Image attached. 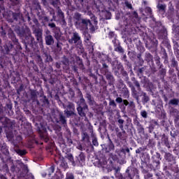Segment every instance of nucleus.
<instances>
[{
	"mask_svg": "<svg viewBox=\"0 0 179 179\" xmlns=\"http://www.w3.org/2000/svg\"><path fill=\"white\" fill-rule=\"evenodd\" d=\"M136 87H139V84H136Z\"/></svg>",
	"mask_w": 179,
	"mask_h": 179,
	"instance_id": "obj_45",
	"label": "nucleus"
},
{
	"mask_svg": "<svg viewBox=\"0 0 179 179\" xmlns=\"http://www.w3.org/2000/svg\"><path fill=\"white\" fill-rule=\"evenodd\" d=\"M136 153H141V150H140V149H137V150H136Z\"/></svg>",
	"mask_w": 179,
	"mask_h": 179,
	"instance_id": "obj_40",
	"label": "nucleus"
},
{
	"mask_svg": "<svg viewBox=\"0 0 179 179\" xmlns=\"http://www.w3.org/2000/svg\"><path fill=\"white\" fill-rule=\"evenodd\" d=\"M125 5H126L127 8H129V9H133L132 4L129 3V2L126 1Z\"/></svg>",
	"mask_w": 179,
	"mask_h": 179,
	"instance_id": "obj_22",
	"label": "nucleus"
},
{
	"mask_svg": "<svg viewBox=\"0 0 179 179\" xmlns=\"http://www.w3.org/2000/svg\"><path fill=\"white\" fill-rule=\"evenodd\" d=\"M0 2H1V3H3V0H0Z\"/></svg>",
	"mask_w": 179,
	"mask_h": 179,
	"instance_id": "obj_43",
	"label": "nucleus"
},
{
	"mask_svg": "<svg viewBox=\"0 0 179 179\" xmlns=\"http://www.w3.org/2000/svg\"><path fill=\"white\" fill-rule=\"evenodd\" d=\"M70 44H76L78 48H80L81 52H83V46H82V41L80 40V36L77 32L73 34V36L71 39L69 40Z\"/></svg>",
	"mask_w": 179,
	"mask_h": 179,
	"instance_id": "obj_1",
	"label": "nucleus"
},
{
	"mask_svg": "<svg viewBox=\"0 0 179 179\" xmlns=\"http://www.w3.org/2000/svg\"><path fill=\"white\" fill-rule=\"evenodd\" d=\"M86 110H87V106H84L83 108H82V106H79L77 108V110L80 117H85L86 115V113H85Z\"/></svg>",
	"mask_w": 179,
	"mask_h": 179,
	"instance_id": "obj_4",
	"label": "nucleus"
},
{
	"mask_svg": "<svg viewBox=\"0 0 179 179\" xmlns=\"http://www.w3.org/2000/svg\"><path fill=\"white\" fill-rule=\"evenodd\" d=\"M64 113L67 115V117H71V115H73V111L72 110H65Z\"/></svg>",
	"mask_w": 179,
	"mask_h": 179,
	"instance_id": "obj_18",
	"label": "nucleus"
},
{
	"mask_svg": "<svg viewBox=\"0 0 179 179\" xmlns=\"http://www.w3.org/2000/svg\"><path fill=\"white\" fill-rule=\"evenodd\" d=\"M38 9H41V6H40V3H37Z\"/></svg>",
	"mask_w": 179,
	"mask_h": 179,
	"instance_id": "obj_39",
	"label": "nucleus"
},
{
	"mask_svg": "<svg viewBox=\"0 0 179 179\" xmlns=\"http://www.w3.org/2000/svg\"><path fill=\"white\" fill-rule=\"evenodd\" d=\"M69 160L73 162V157L72 155H69Z\"/></svg>",
	"mask_w": 179,
	"mask_h": 179,
	"instance_id": "obj_32",
	"label": "nucleus"
},
{
	"mask_svg": "<svg viewBox=\"0 0 179 179\" xmlns=\"http://www.w3.org/2000/svg\"><path fill=\"white\" fill-rule=\"evenodd\" d=\"M132 16H133V17H135V19H136V20H138V22H139V20H141V18H139V15H138V13L136 11L133 12Z\"/></svg>",
	"mask_w": 179,
	"mask_h": 179,
	"instance_id": "obj_17",
	"label": "nucleus"
},
{
	"mask_svg": "<svg viewBox=\"0 0 179 179\" xmlns=\"http://www.w3.org/2000/svg\"><path fill=\"white\" fill-rule=\"evenodd\" d=\"M51 15H52V18H50L49 17H44L43 19H44L45 22H52L53 20H55V14L52 13V14H51Z\"/></svg>",
	"mask_w": 179,
	"mask_h": 179,
	"instance_id": "obj_15",
	"label": "nucleus"
},
{
	"mask_svg": "<svg viewBox=\"0 0 179 179\" xmlns=\"http://www.w3.org/2000/svg\"><path fill=\"white\" fill-rule=\"evenodd\" d=\"M52 5H53V6H55V5H57V3H55L54 1L52 3Z\"/></svg>",
	"mask_w": 179,
	"mask_h": 179,
	"instance_id": "obj_42",
	"label": "nucleus"
},
{
	"mask_svg": "<svg viewBox=\"0 0 179 179\" xmlns=\"http://www.w3.org/2000/svg\"><path fill=\"white\" fill-rule=\"evenodd\" d=\"M157 8L159 10V12H166V8H167V6L166 4H162L159 3L157 5Z\"/></svg>",
	"mask_w": 179,
	"mask_h": 179,
	"instance_id": "obj_7",
	"label": "nucleus"
},
{
	"mask_svg": "<svg viewBox=\"0 0 179 179\" xmlns=\"http://www.w3.org/2000/svg\"><path fill=\"white\" fill-rule=\"evenodd\" d=\"M41 1H42L43 4L45 6H46V5H47V0H41Z\"/></svg>",
	"mask_w": 179,
	"mask_h": 179,
	"instance_id": "obj_34",
	"label": "nucleus"
},
{
	"mask_svg": "<svg viewBox=\"0 0 179 179\" xmlns=\"http://www.w3.org/2000/svg\"><path fill=\"white\" fill-rule=\"evenodd\" d=\"M130 179H132V178H130Z\"/></svg>",
	"mask_w": 179,
	"mask_h": 179,
	"instance_id": "obj_50",
	"label": "nucleus"
},
{
	"mask_svg": "<svg viewBox=\"0 0 179 179\" xmlns=\"http://www.w3.org/2000/svg\"><path fill=\"white\" fill-rule=\"evenodd\" d=\"M102 16H104L106 20L111 19V13L108 12V10H103L102 11Z\"/></svg>",
	"mask_w": 179,
	"mask_h": 179,
	"instance_id": "obj_9",
	"label": "nucleus"
},
{
	"mask_svg": "<svg viewBox=\"0 0 179 179\" xmlns=\"http://www.w3.org/2000/svg\"><path fill=\"white\" fill-rule=\"evenodd\" d=\"M127 152H129V150H127Z\"/></svg>",
	"mask_w": 179,
	"mask_h": 179,
	"instance_id": "obj_48",
	"label": "nucleus"
},
{
	"mask_svg": "<svg viewBox=\"0 0 179 179\" xmlns=\"http://www.w3.org/2000/svg\"><path fill=\"white\" fill-rule=\"evenodd\" d=\"M116 102H117V103H122V98H121V97H117V98L116 99Z\"/></svg>",
	"mask_w": 179,
	"mask_h": 179,
	"instance_id": "obj_26",
	"label": "nucleus"
},
{
	"mask_svg": "<svg viewBox=\"0 0 179 179\" xmlns=\"http://www.w3.org/2000/svg\"><path fill=\"white\" fill-rule=\"evenodd\" d=\"M68 107H69V108H71V110H73V108H75V106H73V103H70V104L68 106Z\"/></svg>",
	"mask_w": 179,
	"mask_h": 179,
	"instance_id": "obj_29",
	"label": "nucleus"
},
{
	"mask_svg": "<svg viewBox=\"0 0 179 179\" xmlns=\"http://www.w3.org/2000/svg\"><path fill=\"white\" fill-rule=\"evenodd\" d=\"M48 33H50V31H48V32H47V34H48Z\"/></svg>",
	"mask_w": 179,
	"mask_h": 179,
	"instance_id": "obj_47",
	"label": "nucleus"
},
{
	"mask_svg": "<svg viewBox=\"0 0 179 179\" xmlns=\"http://www.w3.org/2000/svg\"><path fill=\"white\" fill-rule=\"evenodd\" d=\"M141 115L143 117V118H146L148 117V113H146L145 110L141 111Z\"/></svg>",
	"mask_w": 179,
	"mask_h": 179,
	"instance_id": "obj_23",
	"label": "nucleus"
},
{
	"mask_svg": "<svg viewBox=\"0 0 179 179\" xmlns=\"http://www.w3.org/2000/svg\"><path fill=\"white\" fill-rule=\"evenodd\" d=\"M85 40H87V41L90 40V36L88 34H85Z\"/></svg>",
	"mask_w": 179,
	"mask_h": 179,
	"instance_id": "obj_28",
	"label": "nucleus"
},
{
	"mask_svg": "<svg viewBox=\"0 0 179 179\" xmlns=\"http://www.w3.org/2000/svg\"><path fill=\"white\" fill-rule=\"evenodd\" d=\"M82 29L81 30H90V31H94L97 30V24L96 23H83L81 24Z\"/></svg>",
	"mask_w": 179,
	"mask_h": 179,
	"instance_id": "obj_2",
	"label": "nucleus"
},
{
	"mask_svg": "<svg viewBox=\"0 0 179 179\" xmlns=\"http://www.w3.org/2000/svg\"><path fill=\"white\" fill-rule=\"evenodd\" d=\"M66 179H73V175L71 173L67 174Z\"/></svg>",
	"mask_w": 179,
	"mask_h": 179,
	"instance_id": "obj_25",
	"label": "nucleus"
},
{
	"mask_svg": "<svg viewBox=\"0 0 179 179\" xmlns=\"http://www.w3.org/2000/svg\"><path fill=\"white\" fill-rule=\"evenodd\" d=\"M45 43L47 45H51L54 44V38H52V36L48 35L45 36Z\"/></svg>",
	"mask_w": 179,
	"mask_h": 179,
	"instance_id": "obj_5",
	"label": "nucleus"
},
{
	"mask_svg": "<svg viewBox=\"0 0 179 179\" xmlns=\"http://www.w3.org/2000/svg\"><path fill=\"white\" fill-rule=\"evenodd\" d=\"M80 159L81 162H85V155H83V154H80Z\"/></svg>",
	"mask_w": 179,
	"mask_h": 179,
	"instance_id": "obj_27",
	"label": "nucleus"
},
{
	"mask_svg": "<svg viewBox=\"0 0 179 179\" xmlns=\"http://www.w3.org/2000/svg\"><path fill=\"white\" fill-rule=\"evenodd\" d=\"M110 149H114V145L110 144Z\"/></svg>",
	"mask_w": 179,
	"mask_h": 179,
	"instance_id": "obj_41",
	"label": "nucleus"
},
{
	"mask_svg": "<svg viewBox=\"0 0 179 179\" xmlns=\"http://www.w3.org/2000/svg\"><path fill=\"white\" fill-rule=\"evenodd\" d=\"M92 143L94 146H99V142H97V139L96 138L92 139Z\"/></svg>",
	"mask_w": 179,
	"mask_h": 179,
	"instance_id": "obj_21",
	"label": "nucleus"
},
{
	"mask_svg": "<svg viewBox=\"0 0 179 179\" xmlns=\"http://www.w3.org/2000/svg\"><path fill=\"white\" fill-rule=\"evenodd\" d=\"M49 176H51V173H49Z\"/></svg>",
	"mask_w": 179,
	"mask_h": 179,
	"instance_id": "obj_49",
	"label": "nucleus"
},
{
	"mask_svg": "<svg viewBox=\"0 0 179 179\" xmlns=\"http://www.w3.org/2000/svg\"><path fill=\"white\" fill-rule=\"evenodd\" d=\"M174 13H175L174 6H173V4H171L168 9V16H169V17H173V16H174Z\"/></svg>",
	"mask_w": 179,
	"mask_h": 179,
	"instance_id": "obj_6",
	"label": "nucleus"
},
{
	"mask_svg": "<svg viewBox=\"0 0 179 179\" xmlns=\"http://www.w3.org/2000/svg\"><path fill=\"white\" fill-rule=\"evenodd\" d=\"M56 1H58V0H56Z\"/></svg>",
	"mask_w": 179,
	"mask_h": 179,
	"instance_id": "obj_51",
	"label": "nucleus"
},
{
	"mask_svg": "<svg viewBox=\"0 0 179 179\" xmlns=\"http://www.w3.org/2000/svg\"><path fill=\"white\" fill-rule=\"evenodd\" d=\"M74 19L77 20V22H80V20H85V19H82V14L79 13H76L73 16Z\"/></svg>",
	"mask_w": 179,
	"mask_h": 179,
	"instance_id": "obj_11",
	"label": "nucleus"
},
{
	"mask_svg": "<svg viewBox=\"0 0 179 179\" xmlns=\"http://www.w3.org/2000/svg\"><path fill=\"white\" fill-rule=\"evenodd\" d=\"M109 36H110V37H114V32H110V33H109Z\"/></svg>",
	"mask_w": 179,
	"mask_h": 179,
	"instance_id": "obj_38",
	"label": "nucleus"
},
{
	"mask_svg": "<svg viewBox=\"0 0 179 179\" xmlns=\"http://www.w3.org/2000/svg\"><path fill=\"white\" fill-rule=\"evenodd\" d=\"M119 124H124V120L120 119L118 120Z\"/></svg>",
	"mask_w": 179,
	"mask_h": 179,
	"instance_id": "obj_36",
	"label": "nucleus"
},
{
	"mask_svg": "<svg viewBox=\"0 0 179 179\" xmlns=\"http://www.w3.org/2000/svg\"><path fill=\"white\" fill-rule=\"evenodd\" d=\"M34 33L36 34V37H37V40H38L39 41H42L41 39V29H38V30H34Z\"/></svg>",
	"mask_w": 179,
	"mask_h": 179,
	"instance_id": "obj_12",
	"label": "nucleus"
},
{
	"mask_svg": "<svg viewBox=\"0 0 179 179\" xmlns=\"http://www.w3.org/2000/svg\"><path fill=\"white\" fill-rule=\"evenodd\" d=\"M58 15L62 19V22L63 23H65V20L64 19V13L62 12V10H61V8H59V7H58Z\"/></svg>",
	"mask_w": 179,
	"mask_h": 179,
	"instance_id": "obj_14",
	"label": "nucleus"
},
{
	"mask_svg": "<svg viewBox=\"0 0 179 179\" xmlns=\"http://www.w3.org/2000/svg\"><path fill=\"white\" fill-rule=\"evenodd\" d=\"M59 120L63 124H65V122H66V120H65V117H64V115H59Z\"/></svg>",
	"mask_w": 179,
	"mask_h": 179,
	"instance_id": "obj_20",
	"label": "nucleus"
},
{
	"mask_svg": "<svg viewBox=\"0 0 179 179\" xmlns=\"http://www.w3.org/2000/svg\"><path fill=\"white\" fill-rule=\"evenodd\" d=\"M172 30L174 33L179 35V24H174Z\"/></svg>",
	"mask_w": 179,
	"mask_h": 179,
	"instance_id": "obj_13",
	"label": "nucleus"
},
{
	"mask_svg": "<svg viewBox=\"0 0 179 179\" xmlns=\"http://www.w3.org/2000/svg\"><path fill=\"white\" fill-rule=\"evenodd\" d=\"M50 27H55V24L54 23H50L49 24Z\"/></svg>",
	"mask_w": 179,
	"mask_h": 179,
	"instance_id": "obj_35",
	"label": "nucleus"
},
{
	"mask_svg": "<svg viewBox=\"0 0 179 179\" xmlns=\"http://www.w3.org/2000/svg\"><path fill=\"white\" fill-rule=\"evenodd\" d=\"M148 3V2L144 1V5H146Z\"/></svg>",
	"mask_w": 179,
	"mask_h": 179,
	"instance_id": "obj_44",
	"label": "nucleus"
},
{
	"mask_svg": "<svg viewBox=\"0 0 179 179\" xmlns=\"http://www.w3.org/2000/svg\"><path fill=\"white\" fill-rule=\"evenodd\" d=\"M90 20H83V23H92V22H94V23H97V17H96L95 15H92L90 17Z\"/></svg>",
	"mask_w": 179,
	"mask_h": 179,
	"instance_id": "obj_8",
	"label": "nucleus"
},
{
	"mask_svg": "<svg viewBox=\"0 0 179 179\" xmlns=\"http://www.w3.org/2000/svg\"><path fill=\"white\" fill-rule=\"evenodd\" d=\"M49 171H50V173H54V171H55L54 166H51V167L49 169Z\"/></svg>",
	"mask_w": 179,
	"mask_h": 179,
	"instance_id": "obj_30",
	"label": "nucleus"
},
{
	"mask_svg": "<svg viewBox=\"0 0 179 179\" xmlns=\"http://www.w3.org/2000/svg\"><path fill=\"white\" fill-rule=\"evenodd\" d=\"M178 103H179V100L176 99L171 100L169 102L170 104H173V106L178 105Z\"/></svg>",
	"mask_w": 179,
	"mask_h": 179,
	"instance_id": "obj_16",
	"label": "nucleus"
},
{
	"mask_svg": "<svg viewBox=\"0 0 179 179\" xmlns=\"http://www.w3.org/2000/svg\"><path fill=\"white\" fill-rule=\"evenodd\" d=\"M55 37L57 40H59L61 38V31H59V28H55Z\"/></svg>",
	"mask_w": 179,
	"mask_h": 179,
	"instance_id": "obj_10",
	"label": "nucleus"
},
{
	"mask_svg": "<svg viewBox=\"0 0 179 179\" xmlns=\"http://www.w3.org/2000/svg\"><path fill=\"white\" fill-rule=\"evenodd\" d=\"M123 103H124V106H128V104L129 103L127 100H124Z\"/></svg>",
	"mask_w": 179,
	"mask_h": 179,
	"instance_id": "obj_33",
	"label": "nucleus"
},
{
	"mask_svg": "<svg viewBox=\"0 0 179 179\" xmlns=\"http://www.w3.org/2000/svg\"><path fill=\"white\" fill-rule=\"evenodd\" d=\"M87 15H88L89 16H90V17H92V16L94 15H93V13H92V11H88V12H87Z\"/></svg>",
	"mask_w": 179,
	"mask_h": 179,
	"instance_id": "obj_31",
	"label": "nucleus"
},
{
	"mask_svg": "<svg viewBox=\"0 0 179 179\" xmlns=\"http://www.w3.org/2000/svg\"><path fill=\"white\" fill-rule=\"evenodd\" d=\"M178 125H179V123H178Z\"/></svg>",
	"mask_w": 179,
	"mask_h": 179,
	"instance_id": "obj_52",
	"label": "nucleus"
},
{
	"mask_svg": "<svg viewBox=\"0 0 179 179\" xmlns=\"http://www.w3.org/2000/svg\"><path fill=\"white\" fill-rule=\"evenodd\" d=\"M109 105L113 106V107H117V104H115V101H114V100L110 101Z\"/></svg>",
	"mask_w": 179,
	"mask_h": 179,
	"instance_id": "obj_24",
	"label": "nucleus"
},
{
	"mask_svg": "<svg viewBox=\"0 0 179 179\" xmlns=\"http://www.w3.org/2000/svg\"><path fill=\"white\" fill-rule=\"evenodd\" d=\"M17 155H20V156H24V155H26V151L18 150H17Z\"/></svg>",
	"mask_w": 179,
	"mask_h": 179,
	"instance_id": "obj_19",
	"label": "nucleus"
},
{
	"mask_svg": "<svg viewBox=\"0 0 179 179\" xmlns=\"http://www.w3.org/2000/svg\"><path fill=\"white\" fill-rule=\"evenodd\" d=\"M145 12L150 15V22L155 23V22H156V18L152 15V8L150 7H145Z\"/></svg>",
	"mask_w": 179,
	"mask_h": 179,
	"instance_id": "obj_3",
	"label": "nucleus"
},
{
	"mask_svg": "<svg viewBox=\"0 0 179 179\" xmlns=\"http://www.w3.org/2000/svg\"><path fill=\"white\" fill-rule=\"evenodd\" d=\"M28 17V20H30V17Z\"/></svg>",
	"mask_w": 179,
	"mask_h": 179,
	"instance_id": "obj_46",
	"label": "nucleus"
},
{
	"mask_svg": "<svg viewBox=\"0 0 179 179\" xmlns=\"http://www.w3.org/2000/svg\"><path fill=\"white\" fill-rule=\"evenodd\" d=\"M64 64V65H68V64H69V62L66 59Z\"/></svg>",
	"mask_w": 179,
	"mask_h": 179,
	"instance_id": "obj_37",
	"label": "nucleus"
}]
</instances>
